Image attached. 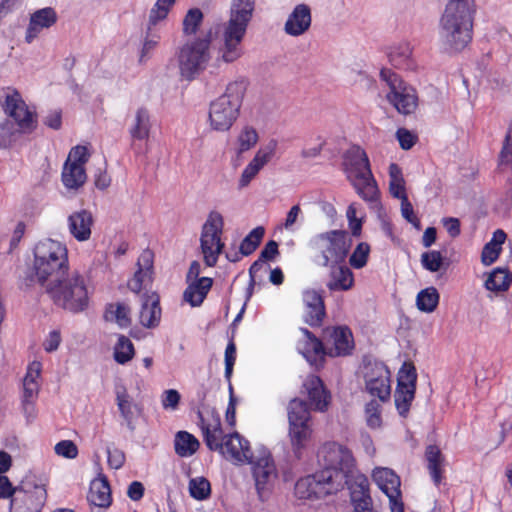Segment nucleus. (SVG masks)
<instances>
[{
  "label": "nucleus",
  "instance_id": "nucleus-17",
  "mask_svg": "<svg viewBox=\"0 0 512 512\" xmlns=\"http://www.w3.org/2000/svg\"><path fill=\"white\" fill-rule=\"evenodd\" d=\"M217 451L233 463H252L253 453L250 444L237 432L225 435L221 448Z\"/></svg>",
  "mask_w": 512,
  "mask_h": 512
},
{
  "label": "nucleus",
  "instance_id": "nucleus-26",
  "mask_svg": "<svg viewBox=\"0 0 512 512\" xmlns=\"http://www.w3.org/2000/svg\"><path fill=\"white\" fill-rule=\"evenodd\" d=\"M311 9L306 4L295 6L285 23L284 30L290 36H300L311 26Z\"/></svg>",
  "mask_w": 512,
  "mask_h": 512
},
{
  "label": "nucleus",
  "instance_id": "nucleus-29",
  "mask_svg": "<svg viewBox=\"0 0 512 512\" xmlns=\"http://www.w3.org/2000/svg\"><path fill=\"white\" fill-rule=\"evenodd\" d=\"M303 301L306 307L305 321L311 326L319 325L325 315L322 296L315 290H306Z\"/></svg>",
  "mask_w": 512,
  "mask_h": 512
},
{
  "label": "nucleus",
  "instance_id": "nucleus-60",
  "mask_svg": "<svg viewBox=\"0 0 512 512\" xmlns=\"http://www.w3.org/2000/svg\"><path fill=\"white\" fill-rule=\"evenodd\" d=\"M55 453L67 459H74L78 455V448L71 440H62L54 447Z\"/></svg>",
  "mask_w": 512,
  "mask_h": 512
},
{
  "label": "nucleus",
  "instance_id": "nucleus-41",
  "mask_svg": "<svg viewBox=\"0 0 512 512\" xmlns=\"http://www.w3.org/2000/svg\"><path fill=\"white\" fill-rule=\"evenodd\" d=\"M279 253L278 244L274 240H270L266 243L265 247L260 253L259 259L256 260L249 269V274L252 280L257 277V274L262 269L267 270L269 267L266 266L265 262L274 259Z\"/></svg>",
  "mask_w": 512,
  "mask_h": 512
},
{
  "label": "nucleus",
  "instance_id": "nucleus-18",
  "mask_svg": "<svg viewBox=\"0 0 512 512\" xmlns=\"http://www.w3.org/2000/svg\"><path fill=\"white\" fill-rule=\"evenodd\" d=\"M276 146L277 142L272 140L257 151L253 159L244 168L239 178L238 185L240 188L247 187L250 182L258 175L261 169H263V167L271 161L272 157L274 156Z\"/></svg>",
  "mask_w": 512,
  "mask_h": 512
},
{
  "label": "nucleus",
  "instance_id": "nucleus-8",
  "mask_svg": "<svg viewBox=\"0 0 512 512\" xmlns=\"http://www.w3.org/2000/svg\"><path fill=\"white\" fill-rule=\"evenodd\" d=\"M224 220L220 213L211 212L201 228L200 251L207 267H215L223 253L225 243L222 240Z\"/></svg>",
  "mask_w": 512,
  "mask_h": 512
},
{
  "label": "nucleus",
  "instance_id": "nucleus-6",
  "mask_svg": "<svg viewBox=\"0 0 512 512\" xmlns=\"http://www.w3.org/2000/svg\"><path fill=\"white\" fill-rule=\"evenodd\" d=\"M211 42L212 32L209 31L202 37L187 41L179 49V70L185 79L192 80L206 69L211 59Z\"/></svg>",
  "mask_w": 512,
  "mask_h": 512
},
{
  "label": "nucleus",
  "instance_id": "nucleus-11",
  "mask_svg": "<svg viewBox=\"0 0 512 512\" xmlns=\"http://www.w3.org/2000/svg\"><path fill=\"white\" fill-rule=\"evenodd\" d=\"M380 76L390 88L387 99L395 109L403 115L414 113L418 106L416 90L407 85L398 74L390 69L383 68L380 71Z\"/></svg>",
  "mask_w": 512,
  "mask_h": 512
},
{
  "label": "nucleus",
  "instance_id": "nucleus-39",
  "mask_svg": "<svg viewBox=\"0 0 512 512\" xmlns=\"http://www.w3.org/2000/svg\"><path fill=\"white\" fill-rule=\"evenodd\" d=\"M289 424H312L311 416L305 401L294 398L287 407Z\"/></svg>",
  "mask_w": 512,
  "mask_h": 512
},
{
  "label": "nucleus",
  "instance_id": "nucleus-64",
  "mask_svg": "<svg viewBox=\"0 0 512 512\" xmlns=\"http://www.w3.org/2000/svg\"><path fill=\"white\" fill-rule=\"evenodd\" d=\"M239 152H244L253 147L258 141L256 130H242L238 137Z\"/></svg>",
  "mask_w": 512,
  "mask_h": 512
},
{
  "label": "nucleus",
  "instance_id": "nucleus-58",
  "mask_svg": "<svg viewBox=\"0 0 512 512\" xmlns=\"http://www.w3.org/2000/svg\"><path fill=\"white\" fill-rule=\"evenodd\" d=\"M151 281L152 273L137 269L133 277L128 281V288L135 293H139L143 288L150 284Z\"/></svg>",
  "mask_w": 512,
  "mask_h": 512
},
{
  "label": "nucleus",
  "instance_id": "nucleus-32",
  "mask_svg": "<svg viewBox=\"0 0 512 512\" xmlns=\"http://www.w3.org/2000/svg\"><path fill=\"white\" fill-rule=\"evenodd\" d=\"M303 338L298 342V351L310 363H315L323 354L322 342L318 340L308 329H301Z\"/></svg>",
  "mask_w": 512,
  "mask_h": 512
},
{
  "label": "nucleus",
  "instance_id": "nucleus-9",
  "mask_svg": "<svg viewBox=\"0 0 512 512\" xmlns=\"http://www.w3.org/2000/svg\"><path fill=\"white\" fill-rule=\"evenodd\" d=\"M0 106L4 114L12 119L19 128H35L37 126L38 114L36 107L27 104L16 88H2Z\"/></svg>",
  "mask_w": 512,
  "mask_h": 512
},
{
  "label": "nucleus",
  "instance_id": "nucleus-50",
  "mask_svg": "<svg viewBox=\"0 0 512 512\" xmlns=\"http://www.w3.org/2000/svg\"><path fill=\"white\" fill-rule=\"evenodd\" d=\"M414 388H407V387H398L395 391V405L399 412V414L403 417L407 415L410 409L411 402L414 399L415 395Z\"/></svg>",
  "mask_w": 512,
  "mask_h": 512
},
{
  "label": "nucleus",
  "instance_id": "nucleus-22",
  "mask_svg": "<svg viewBox=\"0 0 512 512\" xmlns=\"http://www.w3.org/2000/svg\"><path fill=\"white\" fill-rule=\"evenodd\" d=\"M57 19V13L52 7H45L36 10L30 16L29 24L26 29L25 41L27 43H32L43 29L52 27L57 22Z\"/></svg>",
  "mask_w": 512,
  "mask_h": 512
},
{
  "label": "nucleus",
  "instance_id": "nucleus-10",
  "mask_svg": "<svg viewBox=\"0 0 512 512\" xmlns=\"http://www.w3.org/2000/svg\"><path fill=\"white\" fill-rule=\"evenodd\" d=\"M314 247L322 257L321 265L341 264L345 261L351 247L347 232L332 230L322 233L314 239Z\"/></svg>",
  "mask_w": 512,
  "mask_h": 512
},
{
  "label": "nucleus",
  "instance_id": "nucleus-27",
  "mask_svg": "<svg viewBox=\"0 0 512 512\" xmlns=\"http://www.w3.org/2000/svg\"><path fill=\"white\" fill-rule=\"evenodd\" d=\"M187 287L183 293V300L192 307H199L212 288L213 279L201 277L199 280L186 281Z\"/></svg>",
  "mask_w": 512,
  "mask_h": 512
},
{
  "label": "nucleus",
  "instance_id": "nucleus-47",
  "mask_svg": "<svg viewBox=\"0 0 512 512\" xmlns=\"http://www.w3.org/2000/svg\"><path fill=\"white\" fill-rule=\"evenodd\" d=\"M107 320L115 321L120 327L130 325V309L124 303L110 304L105 315Z\"/></svg>",
  "mask_w": 512,
  "mask_h": 512
},
{
  "label": "nucleus",
  "instance_id": "nucleus-34",
  "mask_svg": "<svg viewBox=\"0 0 512 512\" xmlns=\"http://www.w3.org/2000/svg\"><path fill=\"white\" fill-rule=\"evenodd\" d=\"M506 238L507 235L502 229L494 231L491 240L484 245L481 252V263L484 266H490L497 261Z\"/></svg>",
  "mask_w": 512,
  "mask_h": 512
},
{
  "label": "nucleus",
  "instance_id": "nucleus-43",
  "mask_svg": "<svg viewBox=\"0 0 512 512\" xmlns=\"http://www.w3.org/2000/svg\"><path fill=\"white\" fill-rule=\"evenodd\" d=\"M389 191L397 199L407 198L405 180L401 168L396 163L389 165Z\"/></svg>",
  "mask_w": 512,
  "mask_h": 512
},
{
  "label": "nucleus",
  "instance_id": "nucleus-19",
  "mask_svg": "<svg viewBox=\"0 0 512 512\" xmlns=\"http://www.w3.org/2000/svg\"><path fill=\"white\" fill-rule=\"evenodd\" d=\"M301 392L307 396L311 408L320 412L327 410L330 403V394L318 376L308 375L303 382Z\"/></svg>",
  "mask_w": 512,
  "mask_h": 512
},
{
  "label": "nucleus",
  "instance_id": "nucleus-30",
  "mask_svg": "<svg viewBox=\"0 0 512 512\" xmlns=\"http://www.w3.org/2000/svg\"><path fill=\"white\" fill-rule=\"evenodd\" d=\"M312 424H289L288 437L291 448L297 457L306 449L312 438Z\"/></svg>",
  "mask_w": 512,
  "mask_h": 512
},
{
  "label": "nucleus",
  "instance_id": "nucleus-53",
  "mask_svg": "<svg viewBox=\"0 0 512 512\" xmlns=\"http://www.w3.org/2000/svg\"><path fill=\"white\" fill-rule=\"evenodd\" d=\"M116 402L121 416L130 424L133 419V403L125 388L116 391Z\"/></svg>",
  "mask_w": 512,
  "mask_h": 512
},
{
  "label": "nucleus",
  "instance_id": "nucleus-14",
  "mask_svg": "<svg viewBox=\"0 0 512 512\" xmlns=\"http://www.w3.org/2000/svg\"><path fill=\"white\" fill-rule=\"evenodd\" d=\"M295 496L299 499H319L338 492L334 485L326 479L321 470L313 475L299 479L294 488Z\"/></svg>",
  "mask_w": 512,
  "mask_h": 512
},
{
  "label": "nucleus",
  "instance_id": "nucleus-21",
  "mask_svg": "<svg viewBox=\"0 0 512 512\" xmlns=\"http://www.w3.org/2000/svg\"><path fill=\"white\" fill-rule=\"evenodd\" d=\"M200 426L203 433L204 442L212 451L221 448L224 440L221 419L214 411H210L206 416L200 414Z\"/></svg>",
  "mask_w": 512,
  "mask_h": 512
},
{
  "label": "nucleus",
  "instance_id": "nucleus-52",
  "mask_svg": "<svg viewBox=\"0 0 512 512\" xmlns=\"http://www.w3.org/2000/svg\"><path fill=\"white\" fill-rule=\"evenodd\" d=\"M498 167L502 172L512 171V130H508L499 154Z\"/></svg>",
  "mask_w": 512,
  "mask_h": 512
},
{
  "label": "nucleus",
  "instance_id": "nucleus-35",
  "mask_svg": "<svg viewBox=\"0 0 512 512\" xmlns=\"http://www.w3.org/2000/svg\"><path fill=\"white\" fill-rule=\"evenodd\" d=\"M62 183L69 190H78L87 179L85 168L79 164L65 162L62 170Z\"/></svg>",
  "mask_w": 512,
  "mask_h": 512
},
{
  "label": "nucleus",
  "instance_id": "nucleus-57",
  "mask_svg": "<svg viewBox=\"0 0 512 512\" xmlns=\"http://www.w3.org/2000/svg\"><path fill=\"white\" fill-rule=\"evenodd\" d=\"M421 264L426 270L430 272H437L443 264L442 254L436 250L424 252L421 255Z\"/></svg>",
  "mask_w": 512,
  "mask_h": 512
},
{
  "label": "nucleus",
  "instance_id": "nucleus-12",
  "mask_svg": "<svg viewBox=\"0 0 512 512\" xmlns=\"http://www.w3.org/2000/svg\"><path fill=\"white\" fill-rule=\"evenodd\" d=\"M365 389L381 402H386L391 395L390 371L379 361L368 362L364 366Z\"/></svg>",
  "mask_w": 512,
  "mask_h": 512
},
{
  "label": "nucleus",
  "instance_id": "nucleus-16",
  "mask_svg": "<svg viewBox=\"0 0 512 512\" xmlns=\"http://www.w3.org/2000/svg\"><path fill=\"white\" fill-rule=\"evenodd\" d=\"M47 498L44 486L35 485L32 488H22L10 500V512H41Z\"/></svg>",
  "mask_w": 512,
  "mask_h": 512
},
{
  "label": "nucleus",
  "instance_id": "nucleus-38",
  "mask_svg": "<svg viewBox=\"0 0 512 512\" xmlns=\"http://www.w3.org/2000/svg\"><path fill=\"white\" fill-rule=\"evenodd\" d=\"M346 173L363 171L370 168L369 159L365 151L357 145L351 146L345 154Z\"/></svg>",
  "mask_w": 512,
  "mask_h": 512
},
{
  "label": "nucleus",
  "instance_id": "nucleus-49",
  "mask_svg": "<svg viewBox=\"0 0 512 512\" xmlns=\"http://www.w3.org/2000/svg\"><path fill=\"white\" fill-rule=\"evenodd\" d=\"M265 234L262 226L254 228L241 242L240 253L244 256L252 254L261 243Z\"/></svg>",
  "mask_w": 512,
  "mask_h": 512
},
{
  "label": "nucleus",
  "instance_id": "nucleus-33",
  "mask_svg": "<svg viewBox=\"0 0 512 512\" xmlns=\"http://www.w3.org/2000/svg\"><path fill=\"white\" fill-rule=\"evenodd\" d=\"M484 287L493 293L506 292L512 283V273L507 268L497 267L486 274Z\"/></svg>",
  "mask_w": 512,
  "mask_h": 512
},
{
  "label": "nucleus",
  "instance_id": "nucleus-7",
  "mask_svg": "<svg viewBox=\"0 0 512 512\" xmlns=\"http://www.w3.org/2000/svg\"><path fill=\"white\" fill-rule=\"evenodd\" d=\"M243 83H229L223 95L211 102L209 120L212 128H231L239 116Z\"/></svg>",
  "mask_w": 512,
  "mask_h": 512
},
{
  "label": "nucleus",
  "instance_id": "nucleus-5",
  "mask_svg": "<svg viewBox=\"0 0 512 512\" xmlns=\"http://www.w3.org/2000/svg\"><path fill=\"white\" fill-rule=\"evenodd\" d=\"M53 302L72 313L84 311L89 305V294L84 277L74 271L66 278L45 287Z\"/></svg>",
  "mask_w": 512,
  "mask_h": 512
},
{
  "label": "nucleus",
  "instance_id": "nucleus-2",
  "mask_svg": "<svg viewBox=\"0 0 512 512\" xmlns=\"http://www.w3.org/2000/svg\"><path fill=\"white\" fill-rule=\"evenodd\" d=\"M69 270L68 250L64 243L53 239L39 241L34 248V262L29 283L42 287L58 282Z\"/></svg>",
  "mask_w": 512,
  "mask_h": 512
},
{
  "label": "nucleus",
  "instance_id": "nucleus-1",
  "mask_svg": "<svg viewBox=\"0 0 512 512\" xmlns=\"http://www.w3.org/2000/svg\"><path fill=\"white\" fill-rule=\"evenodd\" d=\"M475 0H449L440 19V37L455 52L462 51L473 38Z\"/></svg>",
  "mask_w": 512,
  "mask_h": 512
},
{
  "label": "nucleus",
  "instance_id": "nucleus-63",
  "mask_svg": "<svg viewBox=\"0 0 512 512\" xmlns=\"http://www.w3.org/2000/svg\"><path fill=\"white\" fill-rule=\"evenodd\" d=\"M88 158V148L86 146L78 145L71 149L66 162H71V164H79L84 167V164L88 161Z\"/></svg>",
  "mask_w": 512,
  "mask_h": 512
},
{
  "label": "nucleus",
  "instance_id": "nucleus-46",
  "mask_svg": "<svg viewBox=\"0 0 512 512\" xmlns=\"http://www.w3.org/2000/svg\"><path fill=\"white\" fill-rule=\"evenodd\" d=\"M204 14L199 8H191L187 11L182 21V31L185 36L195 35L201 27Z\"/></svg>",
  "mask_w": 512,
  "mask_h": 512
},
{
  "label": "nucleus",
  "instance_id": "nucleus-25",
  "mask_svg": "<svg viewBox=\"0 0 512 512\" xmlns=\"http://www.w3.org/2000/svg\"><path fill=\"white\" fill-rule=\"evenodd\" d=\"M329 335L328 351L330 356L337 357L347 355L353 348L352 333L347 327H335L327 330Z\"/></svg>",
  "mask_w": 512,
  "mask_h": 512
},
{
  "label": "nucleus",
  "instance_id": "nucleus-45",
  "mask_svg": "<svg viewBox=\"0 0 512 512\" xmlns=\"http://www.w3.org/2000/svg\"><path fill=\"white\" fill-rule=\"evenodd\" d=\"M135 354L132 341L125 335H119L114 346V359L119 364H126Z\"/></svg>",
  "mask_w": 512,
  "mask_h": 512
},
{
  "label": "nucleus",
  "instance_id": "nucleus-28",
  "mask_svg": "<svg viewBox=\"0 0 512 512\" xmlns=\"http://www.w3.org/2000/svg\"><path fill=\"white\" fill-rule=\"evenodd\" d=\"M329 280L326 284L330 291H348L354 285V276L352 271L346 265L331 264Z\"/></svg>",
  "mask_w": 512,
  "mask_h": 512
},
{
  "label": "nucleus",
  "instance_id": "nucleus-56",
  "mask_svg": "<svg viewBox=\"0 0 512 512\" xmlns=\"http://www.w3.org/2000/svg\"><path fill=\"white\" fill-rule=\"evenodd\" d=\"M370 246L366 242L359 243L350 256L349 263L355 269L363 268L368 261Z\"/></svg>",
  "mask_w": 512,
  "mask_h": 512
},
{
  "label": "nucleus",
  "instance_id": "nucleus-20",
  "mask_svg": "<svg viewBox=\"0 0 512 512\" xmlns=\"http://www.w3.org/2000/svg\"><path fill=\"white\" fill-rule=\"evenodd\" d=\"M93 226L94 217L89 210L74 211L67 217L68 231L78 242L90 240Z\"/></svg>",
  "mask_w": 512,
  "mask_h": 512
},
{
  "label": "nucleus",
  "instance_id": "nucleus-42",
  "mask_svg": "<svg viewBox=\"0 0 512 512\" xmlns=\"http://www.w3.org/2000/svg\"><path fill=\"white\" fill-rule=\"evenodd\" d=\"M426 459L428 462V469L430 475L436 485L441 482L442 479V464L444 462L443 455L440 449L435 445H430L426 449Z\"/></svg>",
  "mask_w": 512,
  "mask_h": 512
},
{
  "label": "nucleus",
  "instance_id": "nucleus-24",
  "mask_svg": "<svg viewBox=\"0 0 512 512\" xmlns=\"http://www.w3.org/2000/svg\"><path fill=\"white\" fill-rule=\"evenodd\" d=\"M347 177L363 200L370 202L377 200L378 187L370 168L358 172H349Z\"/></svg>",
  "mask_w": 512,
  "mask_h": 512
},
{
  "label": "nucleus",
  "instance_id": "nucleus-36",
  "mask_svg": "<svg viewBox=\"0 0 512 512\" xmlns=\"http://www.w3.org/2000/svg\"><path fill=\"white\" fill-rule=\"evenodd\" d=\"M88 500L97 507H108L111 504V490L105 478H96L91 482Z\"/></svg>",
  "mask_w": 512,
  "mask_h": 512
},
{
  "label": "nucleus",
  "instance_id": "nucleus-23",
  "mask_svg": "<svg viewBox=\"0 0 512 512\" xmlns=\"http://www.w3.org/2000/svg\"><path fill=\"white\" fill-rule=\"evenodd\" d=\"M345 487H347L350 492L352 505L373 504L370 495L369 480L359 469L353 472V475L347 477Z\"/></svg>",
  "mask_w": 512,
  "mask_h": 512
},
{
  "label": "nucleus",
  "instance_id": "nucleus-37",
  "mask_svg": "<svg viewBox=\"0 0 512 512\" xmlns=\"http://www.w3.org/2000/svg\"><path fill=\"white\" fill-rule=\"evenodd\" d=\"M198 439L187 431H179L175 435L174 449L180 457H190L199 449Z\"/></svg>",
  "mask_w": 512,
  "mask_h": 512
},
{
  "label": "nucleus",
  "instance_id": "nucleus-61",
  "mask_svg": "<svg viewBox=\"0 0 512 512\" xmlns=\"http://www.w3.org/2000/svg\"><path fill=\"white\" fill-rule=\"evenodd\" d=\"M396 138L404 150L411 149L418 141V135L413 130H397Z\"/></svg>",
  "mask_w": 512,
  "mask_h": 512
},
{
  "label": "nucleus",
  "instance_id": "nucleus-44",
  "mask_svg": "<svg viewBox=\"0 0 512 512\" xmlns=\"http://www.w3.org/2000/svg\"><path fill=\"white\" fill-rule=\"evenodd\" d=\"M440 295L435 287L421 290L416 297L417 308L425 313H432L438 306Z\"/></svg>",
  "mask_w": 512,
  "mask_h": 512
},
{
  "label": "nucleus",
  "instance_id": "nucleus-3",
  "mask_svg": "<svg viewBox=\"0 0 512 512\" xmlns=\"http://www.w3.org/2000/svg\"><path fill=\"white\" fill-rule=\"evenodd\" d=\"M255 8V0H233L230 18L224 26L223 45L217 62L232 63L243 55L242 41Z\"/></svg>",
  "mask_w": 512,
  "mask_h": 512
},
{
  "label": "nucleus",
  "instance_id": "nucleus-13",
  "mask_svg": "<svg viewBox=\"0 0 512 512\" xmlns=\"http://www.w3.org/2000/svg\"><path fill=\"white\" fill-rule=\"evenodd\" d=\"M371 477L378 488L389 498L393 512H403L400 477L388 467H376Z\"/></svg>",
  "mask_w": 512,
  "mask_h": 512
},
{
  "label": "nucleus",
  "instance_id": "nucleus-48",
  "mask_svg": "<svg viewBox=\"0 0 512 512\" xmlns=\"http://www.w3.org/2000/svg\"><path fill=\"white\" fill-rule=\"evenodd\" d=\"M176 0H157L149 13V29L167 18Z\"/></svg>",
  "mask_w": 512,
  "mask_h": 512
},
{
  "label": "nucleus",
  "instance_id": "nucleus-4",
  "mask_svg": "<svg viewBox=\"0 0 512 512\" xmlns=\"http://www.w3.org/2000/svg\"><path fill=\"white\" fill-rule=\"evenodd\" d=\"M318 458L323 466L324 476L338 491L344 489L347 477L358 470L352 451L337 442L325 443L318 452Z\"/></svg>",
  "mask_w": 512,
  "mask_h": 512
},
{
  "label": "nucleus",
  "instance_id": "nucleus-55",
  "mask_svg": "<svg viewBox=\"0 0 512 512\" xmlns=\"http://www.w3.org/2000/svg\"><path fill=\"white\" fill-rule=\"evenodd\" d=\"M365 419L367 425L372 429H377L382 425L381 406L376 400L369 401L365 406Z\"/></svg>",
  "mask_w": 512,
  "mask_h": 512
},
{
  "label": "nucleus",
  "instance_id": "nucleus-59",
  "mask_svg": "<svg viewBox=\"0 0 512 512\" xmlns=\"http://www.w3.org/2000/svg\"><path fill=\"white\" fill-rule=\"evenodd\" d=\"M26 130H0V149L12 147L23 138Z\"/></svg>",
  "mask_w": 512,
  "mask_h": 512
},
{
  "label": "nucleus",
  "instance_id": "nucleus-31",
  "mask_svg": "<svg viewBox=\"0 0 512 512\" xmlns=\"http://www.w3.org/2000/svg\"><path fill=\"white\" fill-rule=\"evenodd\" d=\"M161 319V308L159 298L156 295L143 297L139 321L146 328L158 326Z\"/></svg>",
  "mask_w": 512,
  "mask_h": 512
},
{
  "label": "nucleus",
  "instance_id": "nucleus-62",
  "mask_svg": "<svg viewBox=\"0 0 512 512\" xmlns=\"http://www.w3.org/2000/svg\"><path fill=\"white\" fill-rule=\"evenodd\" d=\"M181 396L180 393L175 389L165 390L161 396V404L165 410L177 409Z\"/></svg>",
  "mask_w": 512,
  "mask_h": 512
},
{
  "label": "nucleus",
  "instance_id": "nucleus-15",
  "mask_svg": "<svg viewBox=\"0 0 512 512\" xmlns=\"http://www.w3.org/2000/svg\"><path fill=\"white\" fill-rule=\"evenodd\" d=\"M250 464L257 493L263 499L277 479L275 463L270 453L264 451L256 460L253 458Z\"/></svg>",
  "mask_w": 512,
  "mask_h": 512
},
{
  "label": "nucleus",
  "instance_id": "nucleus-54",
  "mask_svg": "<svg viewBox=\"0 0 512 512\" xmlns=\"http://www.w3.org/2000/svg\"><path fill=\"white\" fill-rule=\"evenodd\" d=\"M416 369L412 363L405 362L398 372V387L416 389Z\"/></svg>",
  "mask_w": 512,
  "mask_h": 512
},
{
  "label": "nucleus",
  "instance_id": "nucleus-51",
  "mask_svg": "<svg viewBox=\"0 0 512 512\" xmlns=\"http://www.w3.org/2000/svg\"><path fill=\"white\" fill-rule=\"evenodd\" d=\"M189 492L196 500H205L210 496V482L204 477H195L189 481Z\"/></svg>",
  "mask_w": 512,
  "mask_h": 512
},
{
  "label": "nucleus",
  "instance_id": "nucleus-40",
  "mask_svg": "<svg viewBox=\"0 0 512 512\" xmlns=\"http://www.w3.org/2000/svg\"><path fill=\"white\" fill-rule=\"evenodd\" d=\"M412 50L408 43H401L392 47L388 53L390 63L398 69H411L413 63L411 61Z\"/></svg>",
  "mask_w": 512,
  "mask_h": 512
}]
</instances>
